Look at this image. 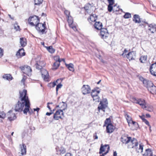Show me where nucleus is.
<instances>
[{
    "label": "nucleus",
    "instance_id": "obj_1",
    "mask_svg": "<svg viewBox=\"0 0 156 156\" xmlns=\"http://www.w3.org/2000/svg\"><path fill=\"white\" fill-rule=\"evenodd\" d=\"M27 91L24 90L21 92L20 91V96L19 100L16 104L15 110L16 112L23 111L24 114L27 115V112L31 114L30 110V103L28 96H27Z\"/></svg>",
    "mask_w": 156,
    "mask_h": 156
},
{
    "label": "nucleus",
    "instance_id": "obj_2",
    "mask_svg": "<svg viewBox=\"0 0 156 156\" xmlns=\"http://www.w3.org/2000/svg\"><path fill=\"white\" fill-rule=\"evenodd\" d=\"M127 123L130 129L132 130H137L139 125L137 122L133 121L132 118L127 115Z\"/></svg>",
    "mask_w": 156,
    "mask_h": 156
},
{
    "label": "nucleus",
    "instance_id": "obj_3",
    "mask_svg": "<svg viewBox=\"0 0 156 156\" xmlns=\"http://www.w3.org/2000/svg\"><path fill=\"white\" fill-rule=\"evenodd\" d=\"M137 140L135 138L127 136V147L133 148L138 145Z\"/></svg>",
    "mask_w": 156,
    "mask_h": 156
},
{
    "label": "nucleus",
    "instance_id": "obj_4",
    "mask_svg": "<svg viewBox=\"0 0 156 156\" xmlns=\"http://www.w3.org/2000/svg\"><path fill=\"white\" fill-rule=\"evenodd\" d=\"M130 100L133 103L139 104L143 108H145V105L146 103L145 100L142 99H136L134 97H131Z\"/></svg>",
    "mask_w": 156,
    "mask_h": 156
},
{
    "label": "nucleus",
    "instance_id": "obj_5",
    "mask_svg": "<svg viewBox=\"0 0 156 156\" xmlns=\"http://www.w3.org/2000/svg\"><path fill=\"white\" fill-rule=\"evenodd\" d=\"M108 105V102L107 99H103L102 101H100V103L98 105V110L99 111L100 110H101L105 112V109L107 107Z\"/></svg>",
    "mask_w": 156,
    "mask_h": 156
},
{
    "label": "nucleus",
    "instance_id": "obj_6",
    "mask_svg": "<svg viewBox=\"0 0 156 156\" xmlns=\"http://www.w3.org/2000/svg\"><path fill=\"white\" fill-rule=\"evenodd\" d=\"M109 149V147L108 145L105 144V145H103V144H101L100 149L99 153L100 154H102L104 152L106 151L103 154L104 155L105 154L108 153Z\"/></svg>",
    "mask_w": 156,
    "mask_h": 156
},
{
    "label": "nucleus",
    "instance_id": "obj_7",
    "mask_svg": "<svg viewBox=\"0 0 156 156\" xmlns=\"http://www.w3.org/2000/svg\"><path fill=\"white\" fill-rule=\"evenodd\" d=\"M36 28L39 33L41 34H43L45 31V24L41 23H39L36 25Z\"/></svg>",
    "mask_w": 156,
    "mask_h": 156
},
{
    "label": "nucleus",
    "instance_id": "obj_8",
    "mask_svg": "<svg viewBox=\"0 0 156 156\" xmlns=\"http://www.w3.org/2000/svg\"><path fill=\"white\" fill-rule=\"evenodd\" d=\"M64 113L62 110H58L56 112L53 116V118L55 120L62 119L61 115H63Z\"/></svg>",
    "mask_w": 156,
    "mask_h": 156
},
{
    "label": "nucleus",
    "instance_id": "obj_9",
    "mask_svg": "<svg viewBox=\"0 0 156 156\" xmlns=\"http://www.w3.org/2000/svg\"><path fill=\"white\" fill-rule=\"evenodd\" d=\"M81 90L83 94H86L90 93V88L89 85H84L81 88Z\"/></svg>",
    "mask_w": 156,
    "mask_h": 156
},
{
    "label": "nucleus",
    "instance_id": "obj_10",
    "mask_svg": "<svg viewBox=\"0 0 156 156\" xmlns=\"http://www.w3.org/2000/svg\"><path fill=\"white\" fill-rule=\"evenodd\" d=\"M55 59L56 60V62L54 63L52 69L53 70L57 69L60 65V62H61V60H60L58 56L55 57Z\"/></svg>",
    "mask_w": 156,
    "mask_h": 156
},
{
    "label": "nucleus",
    "instance_id": "obj_11",
    "mask_svg": "<svg viewBox=\"0 0 156 156\" xmlns=\"http://www.w3.org/2000/svg\"><path fill=\"white\" fill-rule=\"evenodd\" d=\"M100 35L102 38L106 39L109 35V33L106 29L102 28L101 30Z\"/></svg>",
    "mask_w": 156,
    "mask_h": 156
},
{
    "label": "nucleus",
    "instance_id": "obj_12",
    "mask_svg": "<svg viewBox=\"0 0 156 156\" xmlns=\"http://www.w3.org/2000/svg\"><path fill=\"white\" fill-rule=\"evenodd\" d=\"M21 68L22 72L27 75H28L32 72V69L30 66H25L23 67H22Z\"/></svg>",
    "mask_w": 156,
    "mask_h": 156
},
{
    "label": "nucleus",
    "instance_id": "obj_13",
    "mask_svg": "<svg viewBox=\"0 0 156 156\" xmlns=\"http://www.w3.org/2000/svg\"><path fill=\"white\" fill-rule=\"evenodd\" d=\"M64 13L66 16L69 24H72L73 20L72 17L70 16V12L68 10H65L64 11Z\"/></svg>",
    "mask_w": 156,
    "mask_h": 156
},
{
    "label": "nucleus",
    "instance_id": "obj_14",
    "mask_svg": "<svg viewBox=\"0 0 156 156\" xmlns=\"http://www.w3.org/2000/svg\"><path fill=\"white\" fill-rule=\"evenodd\" d=\"M7 116L8 119L10 121H13L16 119V116L14 113L12 112V111H9L7 113Z\"/></svg>",
    "mask_w": 156,
    "mask_h": 156
},
{
    "label": "nucleus",
    "instance_id": "obj_15",
    "mask_svg": "<svg viewBox=\"0 0 156 156\" xmlns=\"http://www.w3.org/2000/svg\"><path fill=\"white\" fill-rule=\"evenodd\" d=\"M41 70L42 78L44 80L47 81L48 78L49 76L48 71L45 69H42Z\"/></svg>",
    "mask_w": 156,
    "mask_h": 156
},
{
    "label": "nucleus",
    "instance_id": "obj_16",
    "mask_svg": "<svg viewBox=\"0 0 156 156\" xmlns=\"http://www.w3.org/2000/svg\"><path fill=\"white\" fill-rule=\"evenodd\" d=\"M150 70L151 73L154 76H156V62L151 65Z\"/></svg>",
    "mask_w": 156,
    "mask_h": 156
},
{
    "label": "nucleus",
    "instance_id": "obj_17",
    "mask_svg": "<svg viewBox=\"0 0 156 156\" xmlns=\"http://www.w3.org/2000/svg\"><path fill=\"white\" fill-rule=\"evenodd\" d=\"M31 21L34 22L35 24H37L39 22L38 17L36 16L30 17L28 20V21Z\"/></svg>",
    "mask_w": 156,
    "mask_h": 156
},
{
    "label": "nucleus",
    "instance_id": "obj_18",
    "mask_svg": "<svg viewBox=\"0 0 156 156\" xmlns=\"http://www.w3.org/2000/svg\"><path fill=\"white\" fill-rule=\"evenodd\" d=\"M35 65L37 69H42V67L45 65V63L43 61H37Z\"/></svg>",
    "mask_w": 156,
    "mask_h": 156
},
{
    "label": "nucleus",
    "instance_id": "obj_19",
    "mask_svg": "<svg viewBox=\"0 0 156 156\" xmlns=\"http://www.w3.org/2000/svg\"><path fill=\"white\" fill-rule=\"evenodd\" d=\"M144 86L146 87L148 90V88L151 87L153 85V83L151 81L147 80H143V83Z\"/></svg>",
    "mask_w": 156,
    "mask_h": 156
},
{
    "label": "nucleus",
    "instance_id": "obj_20",
    "mask_svg": "<svg viewBox=\"0 0 156 156\" xmlns=\"http://www.w3.org/2000/svg\"><path fill=\"white\" fill-rule=\"evenodd\" d=\"M21 154L22 155L26 154V146L23 144H22V145L20 144Z\"/></svg>",
    "mask_w": 156,
    "mask_h": 156
},
{
    "label": "nucleus",
    "instance_id": "obj_21",
    "mask_svg": "<svg viewBox=\"0 0 156 156\" xmlns=\"http://www.w3.org/2000/svg\"><path fill=\"white\" fill-rule=\"evenodd\" d=\"M25 53L24 51V50L23 48H22L17 51L16 54V56L18 58H20L22 56L25 55Z\"/></svg>",
    "mask_w": 156,
    "mask_h": 156
},
{
    "label": "nucleus",
    "instance_id": "obj_22",
    "mask_svg": "<svg viewBox=\"0 0 156 156\" xmlns=\"http://www.w3.org/2000/svg\"><path fill=\"white\" fill-rule=\"evenodd\" d=\"M114 129L113 125L110 123L108 124L106 127V130L107 133H111L113 132Z\"/></svg>",
    "mask_w": 156,
    "mask_h": 156
},
{
    "label": "nucleus",
    "instance_id": "obj_23",
    "mask_svg": "<svg viewBox=\"0 0 156 156\" xmlns=\"http://www.w3.org/2000/svg\"><path fill=\"white\" fill-rule=\"evenodd\" d=\"M148 30L151 33H154L156 31V25L155 24H151L148 26Z\"/></svg>",
    "mask_w": 156,
    "mask_h": 156
},
{
    "label": "nucleus",
    "instance_id": "obj_24",
    "mask_svg": "<svg viewBox=\"0 0 156 156\" xmlns=\"http://www.w3.org/2000/svg\"><path fill=\"white\" fill-rule=\"evenodd\" d=\"M135 149L137 153H141L143 152V145L142 144H140L139 146V147H138V145L136 147L133 148Z\"/></svg>",
    "mask_w": 156,
    "mask_h": 156
},
{
    "label": "nucleus",
    "instance_id": "obj_25",
    "mask_svg": "<svg viewBox=\"0 0 156 156\" xmlns=\"http://www.w3.org/2000/svg\"><path fill=\"white\" fill-rule=\"evenodd\" d=\"M136 55V53L134 51H132L127 54V58L129 59V60H130L133 59L135 57Z\"/></svg>",
    "mask_w": 156,
    "mask_h": 156
},
{
    "label": "nucleus",
    "instance_id": "obj_26",
    "mask_svg": "<svg viewBox=\"0 0 156 156\" xmlns=\"http://www.w3.org/2000/svg\"><path fill=\"white\" fill-rule=\"evenodd\" d=\"M94 27L98 30H101L102 28V25L101 23L100 22H96L94 24Z\"/></svg>",
    "mask_w": 156,
    "mask_h": 156
},
{
    "label": "nucleus",
    "instance_id": "obj_27",
    "mask_svg": "<svg viewBox=\"0 0 156 156\" xmlns=\"http://www.w3.org/2000/svg\"><path fill=\"white\" fill-rule=\"evenodd\" d=\"M120 140L123 144H127V134L122 135L121 137Z\"/></svg>",
    "mask_w": 156,
    "mask_h": 156
},
{
    "label": "nucleus",
    "instance_id": "obj_28",
    "mask_svg": "<svg viewBox=\"0 0 156 156\" xmlns=\"http://www.w3.org/2000/svg\"><path fill=\"white\" fill-rule=\"evenodd\" d=\"M133 20L135 23H139L141 22V20H140L139 16L136 14L134 15Z\"/></svg>",
    "mask_w": 156,
    "mask_h": 156
},
{
    "label": "nucleus",
    "instance_id": "obj_29",
    "mask_svg": "<svg viewBox=\"0 0 156 156\" xmlns=\"http://www.w3.org/2000/svg\"><path fill=\"white\" fill-rule=\"evenodd\" d=\"M112 5H108V9L109 12H111L112 11H113L114 12H117L118 10L117 9H116L115 7L116 5H114L113 7L112 6Z\"/></svg>",
    "mask_w": 156,
    "mask_h": 156
},
{
    "label": "nucleus",
    "instance_id": "obj_30",
    "mask_svg": "<svg viewBox=\"0 0 156 156\" xmlns=\"http://www.w3.org/2000/svg\"><path fill=\"white\" fill-rule=\"evenodd\" d=\"M148 90L152 94H156V87L154 85L148 88Z\"/></svg>",
    "mask_w": 156,
    "mask_h": 156
},
{
    "label": "nucleus",
    "instance_id": "obj_31",
    "mask_svg": "<svg viewBox=\"0 0 156 156\" xmlns=\"http://www.w3.org/2000/svg\"><path fill=\"white\" fill-rule=\"evenodd\" d=\"M143 156H152V151L150 149H147L145 154H143Z\"/></svg>",
    "mask_w": 156,
    "mask_h": 156
},
{
    "label": "nucleus",
    "instance_id": "obj_32",
    "mask_svg": "<svg viewBox=\"0 0 156 156\" xmlns=\"http://www.w3.org/2000/svg\"><path fill=\"white\" fill-rule=\"evenodd\" d=\"M20 43L22 47H24L27 44L26 39L23 37L21 38L20 39Z\"/></svg>",
    "mask_w": 156,
    "mask_h": 156
},
{
    "label": "nucleus",
    "instance_id": "obj_33",
    "mask_svg": "<svg viewBox=\"0 0 156 156\" xmlns=\"http://www.w3.org/2000/svg\"><path fill=\"white\" fill-rule=\"evenodd\" d=\"M143 109H145L149 112L152 111L153 110V107L152 105H147V103L145 105V108H144Z\"/></svg>",
    "mask_w": 156,
    "mask_h": 156
},
{
    "label": "nucleus",
    "instance_id": "obj_34",
    "mask_svg": "<svg viewBox=\"0 0 156 156\" xmlns=\"http://www.w3.org/2000/svg\"><path fill=\"white\" fill-rule=\"evenodd\" d=\"M100 91L96 89H94L92 90L91 93V96H94L95 95H98L100 93Z\"/></svg>",
    "mask_w": 156,
    "mask_h": 156
},
{
    "label": "nucleus",
    "instance_id": "obj_35",
    "mask_svg": "<svg viewBox=\"0 0 156 156\" xmlns=\"http://www.w3.org/2000/svg\"><path fill=\"white\" fill-rule=\"evenodd\" d=\"M3 78L8 80H12L13 78L10 74H6L3 75Z\"/></svg>",
    "mask_w": 156,
    "mask_h": 156
},
{
    "label": "nucleus",
    "instance_id": "obj_36",
    "mask_svg": "<svg viewBox=\"0 0 156 156\" xmlns=\"http://www.w3.org/2000/svg\"><path fill=\"white\" fill-rule=\"evenodd\" d=\"M66 66L68 68L70 71H74V68L73 67V65L72 63H70L69 64H66Z\"/></svg>",
    "mask_w": 156,
    "mask_h": 156
},
{
    "label": "nucleus",
    "instance_id": "obj_37",
    "mask_svg": "<svg viewBox=\"0 0 156 156\" xmlns=\"http://www.w3.org/2000/svg\"><path fill=\"white\" fill-rule=\"evenodd\" d=\"M5 117V113L3 111H0V122H2V119H4Z\"/></svg>",
    "mask_w": 156,
    "mask_h": 156
},
{
    "label": "nucleus",
    "instance_id": "obj_38",
    "mask_svg": "<svg viewBox=\"0 0 156 156\" xmlns=\"http://www.w3.org/2000/svg\"><path fill=\"white\" fill-rule=\"evenodd\" d=\"M147 55H143L140 57V60L141 63H145L147 59Z\"/></svg>",
    "mask_w": 156,
    "mask_h": 156
},
{
    "label": "nucleus",
    "instance_id": "obj_39",
    "mask_svg": "<svg viewBox=\"0 0 156 156\" xmlns=\"http://www.w3.org/2000/svg\"><path fill=\"white\" fill-rule=\"evenodd\" d=\"M59 81H61V79H58L56 81H54L52 83H49L50 86L51 87H54L57 84V83H59Z\"/></svg>",
    "mask_w": 156,
    "mask_h": 156
},
{
    "label": "nucleus",
    "instance_id": "obj_40",
    "mask_svg": "<svg viewBox=\"0 0 156 156\" xmlns=\"http://www.w3.org/2000/svg\"><path fill=\"white\" fill-rule=\"evenodd\" d=\"M62 81V80L61 79V81H59L58 82L59 83H57V86H56V89L57 94L58 93V89L59 88H61L62 86V85L61 84V83Z\"/></svg>",
    "mask_w": 156,
    "mask_h": 156
},
{
    "label": "nucleus",
    "instance_id": "obj_41",
    "mask_svg": "<svg viewBox=\"0 0 156 156\" xmlns=\"http://www.w3.org/2000/svg\"><path fill=\"white\" fill-rule=\"evenodd\" d=\"M47 50L51 53H54L55 51V49H54L52 46H50L47 47Z\"/></svg>",
    "mask_w": 156,
    "mask_h": 156
},
{
    "label": "nucleus",
    "instance_id": "obj_42",
    "mask_svg": "<svg viewBox=\"0 0 156 156\" xmlns=\"http://www.w3.org/2000/svg\"><path fill=\"white\" fill-rule=\"evenodd\" d=\"M92 6L93 5H91L90 3H87L84 7V9L88 11L90 10Z\"/></svg>",
    "mask_w": 156,
    "mask_h": 156
},
{
    "label": "nucleus",
    "instance_id": "obj_43",
    "mask_svg": "<svg viewBox=\"0 0 156 156\" xmlns=\"http://www.w3.org/2000/svg\"><path fill=\"white\" fill-rule=\"evenodd\" d=\"M97 19V18L94 16V15H90V17L89 19H88V21L90 22V21L91 22L95 21Z\"/></svg>",
    "mask_w": 156,
    "mask_h": 156
},
{
    "label": "nucleus",
    "instance_id": "obj_44",
    "mask_svg": "<svg viewBox=\"0 0 156 156\" xmlns=\"http://www.w3.org/2000/svg\"><path fill=\"white\" fill-rule=\"evenodd\" d=\"M60 105L62 104V106L60 107L62 109V110H64L66 109L67 108V105L65 104V103L63 102H62L60 104Z\"/></svg>",
    "mask_w": 156,
    "mask_h": 156
},
{
    "label": "nucleus",
    "instance_id": "obj_45",
    "mask_svg": "<svg viewBox=\"0 0 156 156\" xmlns=\"http://www.w3.org/2000/svg\"><path fill=\"white\" fill-rule=\"evenodd\" d=\"M93 98L94 101H95L96 102H98L100 99V97L98 96V95H95L92 97Z\"/></svg>",
    "mask_w": 156,
    "mask_h": 156
},
{
    "label": "nucleus",
    "instance_id": "obj_46",
    "mask_svg": "<svg viewBox=\"0 0 156 156\" xmlns=\"http://www.w3.org/2000/svg\"><path fill=\"white\" fill-rule=\"evenodd\" d=\"M42 2L43 0H34V4L39 5L42 3Z\"/></svg>",
    "mask_w": 156,
    "mask_h": 156
},
{
    "label": "nucleus",
    "instance_id": "obj_47",
    "mask_svg": "<svg viewBox=\"0 0 156 156\" xmlns=\"http://www.w3.org/2000/svg\"><path fill=\"white\" fill-rule=\"evenodd\" d=\"M61 153L63 154L65 153L66 152L65 149L63 147H61L59 150Z\"/></svg>",
    "mask_w": 156,
    "mask_h": 156
},
{
    "label": "nucleus",
    "instance_id": "obj_48",
    "mask_svg": "<svg viewBox=\"0 0 156 156\" xmlns=\"http://www.w3.org/2000/svg\"><path fill=\"white\" fill-rule=\"evenodd\" d=\"M14 29L16 30V31L20 30V26L18 25L17 24H14Z\"/></svg>",
    "mask_w": 156,
    "mask_h": 156
},
{
    "label": "nucleus",
    "instance_id": "obj_49",
    "mask_svg": "<svg viewBox=\"0 0 156 156\" xmlns=\"http://www.w3.org/2000/svg\"><path fill=\"white\" fill-rule=\"evenodd\" d=\"M126 52H127L126 49H125L124 50V52L122 54V55L124 57H127V54H126Z\"/></svg>",
    "mask_w": 156,
    "mask_h": 156
},
{
    "label": "nucleus",
    "instance_id": "obj_50",
    "mask_svg": "<svg viewBox=\"0 0 156 156\" xmlns=\"http://www.w3.org/2000/svg\"><path fill=\"white\" fill-rule=\"evenodd\" d=\"M109 3V5H113L114 3V0H108Z\"/></svg>",
    "mask_w": 156,
    "mask_h": 156
},
{
    "label": "nucleus",
    "instance_id": "obj_51",
    "mask_svg": "<svg viewBox=\"0 0 156 156\" xmlns=\"http://www.w3.org/2000/svg\"><path fill=\"white\" fill-rule=\"evenodd\" d=\"M29 23L32 26H34L37 24H35L34 22L31 21H28Z\"/></svg>",
    "mask_w": 156,
    "mask_h": 156
},
{
    "label": "nucleus",
    "instance_id": "obj_52",
    "mask_svg": "<svg viewBox=\"0 0 156 156\" xmlns=\"http://www.w3.org/2000/svg\"><path fill=\"white\" fill-rule=\"evenodd\" d=\"M3 55V51L1 48H0V57L2 56Z\"/></svg>",
    "mask_w": 156,
    "mask_h": 156
},
{
    "label": "nucleus",
    "instance_id": "obj_53",
    "mask_svg": "<svg viewBox=\"0 0 156 156\" xmlns=\"http://www.w3.org/2000/svg\"><path fill=\"white\" fill-rule=\"evenodd\" d=\"M110 122V119L109 118L107 119L105 121V123L106 124L107 123H109Z\"/></svg>",
    "mask_w": 156,
    "mask_h": 156
},
{
    "label": "nucleus",
    "instance_id": "obj_54",
    "mask_svg": "<svg viewBox=\"0 0 156 156\" xmlns=\"http://www.w3.org/2000/svg\"><path fill=\"white\" fill-rule=\"evenodd\" d=\"M140 118L142 120L144 121V120L145 119V116L144 115L142 116H139Z\"/></svg>",
    "mask_w": 156,
    "mask_h": 156
},
{
    "label": "nucleus",
    "instance_id": "obj_55",
    "mask_svg": "<svg viewBox=\"0 0 156 156\" xmlns=\"http://www.w3.org/2000/svg\"><path fill=\"white\" fill-rule=\"evenodd\" d=\"M143 122H144L146 124L148 125V126H150L149 122L146 119H145L144 120Z\"/></svg>",
    "mask_w": 156,
    "mask_h": 156
},
{
    "label": "nucleus",
    "instance_id": "obj_56",
    "mask_svg": "<svg viewBox=\"0 0 156 156\" xmlns=\"http://www.w3.org/2000/svg\"><path fill=\"white\" fill-rule=\"evenodd\" d=\"M72 24H69V26L70 27H71L74 30H75V29H76V28L75 27H73L71 25Z\"/></svg>",
    "mask_w": 156,
    "mask_h": 156
},
{
    "label": "nucleus",
    "instance_id": "obj_57",
    "mask_svg": "<svg viewBox=\"0 0 156 156\" xmlns=\"http://www.w3.org/2000/svg\"><path fill=\"white\" fill-rule=\"evenodd\" d=\"M94 139H98V136L97 135L96 133L94 134Z\"/></svg>",
    "mask_w": 156,
    "mask_h": 156
},
{
    "label": "nucleus",
    "instance_id": "obj_58",
    "mask_svg": "<svg viewBox=\"0 0 156 156\" xmlns=\"http://www.w3.org/2000/svg\"><path fill=\"white\" fill-rule=\"evenodd\" d=\"M115 9H117L118 10L117 11H122V9H119L118 7H117L116 5V7H115Z\"/></svg>",
    "mask_w": 156,
    "mask_h": 156
},
{
    "label": "nucleus",
    "instance_id": "obj_59",
    "mask_svg": "<svg viewBox=\"0 0 156 156\" xmlns=\"http://www.w3.org/2000/svg\"><path fill=\"white\" fill-rule=\"evenodd\" d=\"M131 17V15L130 13L127 12V18H130Z\"/></svg>",
    "mask_w": 156,
    "mask_h": 156
},
{
    "label": "nucleus",
    "instance_id": "obj_60",
    "mask_svg": "<svg viewBox=\"0 0 156 156\" xmlns=\"http://www.w3.org/2000/svg\"><path fill=\"white\" fill-rule=\"evenodd\" d=\"M139 79H140V80H141V81H143V80H144V78L143 77H142V76H140L139 77Z\"/></svg>",
    "mask_w": 156,
    "mask_h": 156
},
{
    "label": "nucleus",
    "instance_id": "obj_61",
    "mask_svg": "<svg viewBox=\"0 0 156 156\" xmlns=\"http://www.w3.org/2000/svg\"><path fill=\"white\" fill-rule=\"evenodd\" d=\"M117 156V153L116 151H115L113 153V156Z\"/></svg>",
    "mask_w": 156,
    "mask_h": 156
},
{
    "label": "nucleus",
    "instance_id": "obj_62",
    "mask_svg": "<svg viewBox=\"0 0 156 156\" xmlns=\"http://www.w3.org/2000/svg\"><path fill=\"white\" fill-rule=\"evenodd\" d=\"M52 113H53L52 112H47L46 113V115H50Z\"/></svg>",
    "mask_w": 156,
    "mask_h": 156
},
{
    "label": "nucleus",
    "instance_id": "obj_63",
    "mask_svg": "<svg viewBox=\"0 0 156 156\" xmlns=\"http://www.w3.org/2000/svg\"><path fill=\"white\" fill-rule=\"evenodd\" d=\"M39 110V108H34V111H38Z\"/></svg>",
    "mask_w": 156,
    "mask_h": 156
},
{
    "label": "nucleus",
    "instance_id": "obj_64",
    "mask_svg": "<svg viewBox=\"0 0 156 156\" xmlns=\"http://www.w3.org/2000/svg\"><path fill=\"white\" fill-rule=\"evenodd\" d=\"M50 104V103H47L48 105H47V107L49 108V109L51 110V108H50V107L49 106V104Z\"/></svg>",
    "mask_w": 156,
    "mask_h": 156
}]
</instances>
